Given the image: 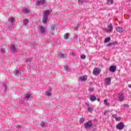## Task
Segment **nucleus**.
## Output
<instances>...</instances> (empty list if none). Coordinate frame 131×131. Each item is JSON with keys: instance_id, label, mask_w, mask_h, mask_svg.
Masks as SVG:
<instances>
[{"instance_id": "obj_1", "label": "nucleus", "mask_w": 131, "mask_h": 131, "mask_svg": "<svg viewBox=\"0 0 131 131\" xmlns=\"http://www.w3.org/2000/svg\"><path fill=\"white\" fill-rule=\"evenodd\" d=\"M84 128L85 129H88V128H91L92 126H93V121L90 120L88 122H86L85 124H84Z\"/></svg>"}, {"instance_id": "obj_2", "label": "nucleus", "mask_w": 131, "mask_h": 131, "mask_svg": "<svg viewBox=\"0 0 131 131\" xmlns=\"http://www.w3.org/2000/svg\"><path fill=\"white\" fill-rule=\"evenodd\" d=\"M124 123L120 122L116 125V128L119 129V130H121V129H123V128H124Z\"/></svg>"}, {"instance_id": "obj_3", "label": "nucleus", "mask_w": 131, "mask_h": 131, "mask_svg": "<svg viewBox=\"0 0 131 131\" xmlns=\"http://www.w3.org/2000/svg\"><path fill=\"white\" fill-rule=\"evenodd\" d=\"M58 56L59 58H61V59H64V58H66L67 55L66 52L64 51L63 50H61L60 52L58 54Z\"/></svg>"}, {"instance_id": "obj_4", "label": "nucleus", "mask_w": 131, "mask_h": 131, "mask_svg": "<svg viewBox=\"0 0 131 131\" xmlns=\"http://www.w3.org/2000/svg\"><path fill=\"white\" fill-rule=\"evenodd\" d=\"M108 29H106L105 30L106 32L107 33H111L113 31V26H112V24H110L108 26Z\"/></svg>"}, {"instance_id": "obj_5", "label": "nucleus", "mask_w": 131, "mask_h": 131, "mask_svg": "<svg viewBox=\"0 0 131 131\" xmlns=\"http://www.w3.org/2000/svg\"><path fill=\"white\" fill-rule=\"evenodd\" d=\"M124 98H125V96L123 93H119L118 94V99L121 102H122L124 100Z\"/></svg>"}, {"instance_id": "obj_6", "label": "nucleus", "mask_w": 131, "mask_h": 131, "mask_svg": "<svg viewBox=\"0 0 131 131\" xmlns=\"http://www.w3.org/2000/svg\"><path fill=\"white\" fill-rule=\"evenodd\" d=\"M46 4V0H40L39 1H37L36 2V5L37 6H42V5H45Z\"/></svg>"}, {"instance_id": "obj_7", "label": "nucleus", "mask_w": 131, "mask_h": 131, "mask_svg": "<svg viewBox=\"0 0 131 131\" xmlns=\"http://www.w3.org/2000/svg\"><path fill=\"white\" fill-rule=\"evenodd\" d=\"M50 14H51L50 10H46L43 11V17H46V18H48Z\"/></svg>"}, {"instance_id": "obj_8", "label": "nucleus", "mask_w": 131, "mask_h": 131, "mask_svg": "<svg viewBox=\"0 0 131 131\" xmlns=\"http://www.w3.org/2000/svg\"><path fill=\"white\" fill-rule=\"evenodd\" d=\"M79 80H81V81H86V80H88V76L86 75L80 76L79 77Z\"/></svg>"}, {"instance_id": "obj_9", "label": "nucleus", "mask_w": 131, "mask_h": 131, "mask_svg": "<svg viewBox=\"0 0 131 131\" xmlns=\"http://www.w3.org/2000/svg\"><path fill=\"white\" fill-rule=\"evenodd\" d=\"M100 74V71H99V69L97 68H95L93 70V74L94 75H98V74Z\"/></svg>"}, {"instance_id": "obj_10", "label": "nucleus", "mask_w": 131, "mask_h": 131, "mask_svg": "<svg viewBox=\"0 0 131 131\" xmlns=\"http://www.w3.org/2000/svg\"><path fill=\"white\" fill-rule=\"evenodd\" d=\"M32 95L31 94L28 93L25 94V97L24 98V100H26V101H28L29 98L31 97Z\"/></svg>"}, {"instance_id": "obj_11", "label": "nucleus", "mask_w": 131, "mask_h": 131, "mask_svg": "<svg viewBox=\"0 0 131 131\" xmlns=\"http://www.w3.org/2000/svg\"><path fill=\"white\" fill-rule=\"evenodd\" d=\"M109 69L111 72H115L116 71V67L115 66H112L110 67Z\"/></svg>"}, {"instance_id": "obj_12", "label": "nucleus", "mask_w": 131, "mask_h": 131, "mask_svg": "<svg viewBox=\"0 0 131 131\" xmlns=\"http://www.w3.org/2000/svg\"><path fill=\"white\" fill-rule=\"evenodd\" d=\"M90 100L91 101V102H95V101L97 100V97L94 95H91Z\"/></svg>"}, {"instance_id": "obj_13", "label": "nucleus", "mask_w": 131, "mask_h": 131, "mask_svg": "<svg viewBox=\"0 0 131 131\" xmlns=\"http://www.w3.org/2000/svg\"><path fill=\"white\" fill-rule=\"evenodd\" d=\"M42 22L43 24L47 25V23H48V17L43 16Z\"/></svg>"}, {"instance_id": "obj_14", "label": "nucleus", "mask_w": 131, "mask_h": 131, "mask_svg": "<svg viewBox=\"0 0 131 131\" xmlns=\"http://www.w3.org/2000/svg\"><path fill=\"white\" fill-rule=\"evenodd\" d=\"M29 23V20L27 19H25L23 20V25L24 26H27Z\"/></svg>"}, {"instance_id": "obj_15", "label": "nucleus", "mask_w": 131, "mask_h": 131, "mask_svg": "<svg viewBox=\"0 0 131 131\" xmlns=\"http://www.w3.org/2000/svg\"><path fill=\"white\" fill-rule=\"evenodd\" d=\"M116 30L118 32H120V33L123 32V31H124V30L123 29V28L121 27H117Z\"/></svg>"}, {"instance_id": "obj_16", "label": "nucleus", "mask_w": 131, "mask_h": 131, "mask_svg": "<svg viewBox=\"0 0 131 131\" xmlns=\"http://www.w3.org/2000/svg\"><path fill=\"white\" fill-rule=\"evenodd\" d=\"M31 61H32V58H29L26 59L27 64H28L29 66H30L31 64L30 62H31Z\"/></svg>"}, {"instance_id": "obj_17", "label": "nucleus", "mask_w": 131, "mask_h": 131, "mask_svg": "<svg viewBox=\"0 0 131 131\" xmlns=\"http://www.w3.org/2000/svg\"><path fill=\"white\" fill-rule=\"evenodd\" d=\"M10 50L11 52H12L13 53H15V52H16V47H15V46H11Z\"/></svg>"}, {"instance_id": "obj_18", "label": "nucleus", "mask_w": 131, "mask_h": 131, "mask_svg": "<svg viewBox=\"0 0 131 131\" xmlns=\"http://www.w3.org/2000/svg\"><path fill=\"white\" fill-rule=\"evenodd\" d=\"M105 80L106 81V84H109L110 83H111V78L108 77L105 79Z\"/></svg>"}, {"instance_id": "obj_19", "label": "nucleus", "mask_w": 131, "mask_h": 131, "mask_svg": "<svg viewBox=\"0 0 131 131\" xmlns=\"http://www.w3.org/2000/svg\"><path fill=\"white\" fill-rule=\"evenodd\" d=\"M8 22H10V23H13V22H15V18H14V17H9L8 18Z\"/></svg>"}, {"instance_id": "obj_20", "label": "nucleus", "mask_w": 131, "mask_h": 131, "mask_svg": "<svg viewBox=\"0 0 131 131\" xmlns=\"http://www.w3.org/2000/svg\"><path fill=\"white\" fill-rule=\"evenodd\" d=\"M40 31L41 33H45V32L46 31V29H45V28H43V27L41 26L40 28Z\"/></svg>"}, {"instance_id": "obj_21", "label": "nucleus", "mask_w": 131, "mask_h": 131, "mask_svg": "<svg viewBox=\"0 0 131 131\" xmlns=\"http://www.w3.org/2000/svg\"><path fill=\"white\" fill-rule=\"evenodd\" d=\"M110 40H111V38L110 37H107L104 39V42L107 43Z\"/></svg>"}, {"instance_id": "obj_22", "label": "nucleus", "mask_w": 131, "mask_h": 131, "mask_svg": "<svg viewBox=\"0 0 131 131\" xmlns=\"http://www.w3.org/2000/svg\"><path fill=\"white\" fill-rule=\"evenodd\" d=\"M64 39H68L69 38V33H67L64 35Z\"/></svg>"}, {"instance_id": "obj_23", "label": "nucleus", "mask_w": 131, "mask_h": 131, "mask_svg": "<svg viewBox=\"0 0 131 131\" xmlns=\"http://www.w3.org/2000/svg\"><path fill=\"white\" fill-rule=\"evenodd\" d=\"M45 94H46V96H47V97H51V96H52V93L48 91H46Z\"/></svg>"}, {"instance_id": "obj_24", "label": "nucleus", "mask_w": 131, "mask_h": 131, "mask_svg": "<svg viewBox=\"0 0 131 131\" xmlns=\"http://www.w3.org/2000/svg\"><path fill=\"white\" fill-rule=\"evenodd\" d=\"M15 74L16 76H18L19 75H20L21 74V73L20 72V71L17 70V71H15Z\"/></svg>"}, {"instance_id": "obj_25", "label": "nucleus", "mask_w": 131, "mask_h": 131, "mask_svg": "<svg viewBox=\"0 0 131 131\" xmlns=\"http://www.w3.org/2000/svg\"><path fill=\"white\" fill-rule=\"evenodd\" d=\"M23 13H29V10L27 8H24L23 9Z\"/></svg>"}, {"instance_id": "obj_26", "label": "nucleus", "mask_w": 131, "mask_h": 131, "mask_svg": "<svg viewBox=\"0 0 131 131\" xmlns=\"http://www.w3.org/2000/svg\"><path fill=\"white\" fill-rule=\"evenodd\" d=\"M88 110L89 112H93V111H94V109H93V108H92L91 106H89Z\"/></svg>"}, {"instance_id": "obj_27", "label": "nucleus", "mask_w": 131, "mask_h": 131, "mask_svg": "<svg viewBox=\"0 0 131 131\" xmlns=\"http://www.w3.org/2000/svg\"><path fill=\"white\" fill-rule=\"evenodd\" d=\"M104 104L106 105V106H109L110 103H108V100H107V99H105L104 100Z\"/></svg>"}, {"instance_id": "obj_28", "label": "nucleus", "mask_w": 131, "mask_h": 131, "mask_svg": "<svg viewBox=\"0 0 131 131\" xmlns=\"http://www.w3.org/2000/svg\"><path fill=\"white\" fill-rule=\"evenodd\" d=\"M64 70L66 71H70L71 69L67 66H64Z\"/></svg>"}, {"instance_id": "obj_29", "label": "nucleus", "mask_w": 131, "mask_h": 131, "mask_svg": "<svg viewBox=\"0 0 131 131\" xmlns=\"http://www.w3.org/2000/svg\"><path fill=\"white\" fill-rule=\"evenodd\" d=\"M86 58V56H85V55L84 54H82L81 56V59H82V60H84Z\"/></svg>"}, {"instance_id": "obj_30", "label": "nucleus", "mask_w": 131, "mask_h": 131, "mask_svg": "<svg viewBox=\"0 0 131 131\" xmlns=\"http://www.w3.org/2000/svg\"><path fill=\"white\" fill-rule=\"evenodd\" d=\"M84 120H85L84 118H80L79 120L80 123H82V122H84Z\"/></svg>"}, {"instance_id": "obj_31", "label": "nucleus", "mask_w": 131, "mask_h": 131, "mask_svg": "<svg viewBox=\"0 0 131 131\" xmlns=\"http://www.w3.org/2000/svg\"><path fill=\"white\" fill-rule=\"evenodd\" d=\"M55 27H56V25H52L51 28V30H54Z\"/></svg>"}, {"instance_id": "obj_32", "label": "nucleus", "mask_w": 131, "mask_h": 131, "mask_svg": "<svg viewBox=\"0 0 131 131\" xmlns=\"http://www.w3.org/2000/svg\"><path fill=\"white\" fill-rule=\"evenodd\" d=\"M1 52L3 54H6V50H5V49H4L3 48H1Z\"/></svg>"}, {"instance_id": "obj_33", "label": "nucleus", "mask_w": 131, "mask_h": 131, "mask_svg": "<svg viewBox=\"0 0 131 131\" xmlns=\"http://www.w3.org/2000/svg\"><path fill=\"white\" fill-rule=\"evenodd\" d=\"M108 4H111V5H113L114 1L113 0H108Z\"/></svg>"}, {"instance_id": "obj_34", "label": "nucleus", "mask_w": 131, "mask_h": 131, "mask_svg": "<svg viewBox=\"0 0 131 131\" xmlns=\"http://www.w3.org/2000/svg\"><path fill=\"white\" fill-rule=\"evenodd\" d=\"M70 55H71V56H73V57H74V56H75V53L74 52H71L70 53Z\"/></svg>"}, {"instance_id": "obj_35", "label": "nucleus", "mask_w": 131, "mask_h": 131, "mask_svg": "<svg viewBox=\"0 0 131 131\" xmlns=\"http://www.w3.org/2000/svg\"><path fill=\"white\" fill-rule=\"evenodd\" d=\"M73 37L75 39H78V35H74Z\"/></svg>"}, {"instance_id": "obj_36", "label": "nucleus", "mask_w": 131, "mask_h": 131, "mask_svg": "<svg viewBox=\"0 0 131 131\" xmlns=\"http://www.w3.org/2000/svg\"><path fill=\"white\" fill-rule=\"evenodd\" d=\"M3 86H4L5 90H7V84L6 83H3Z\"/></svg>"}, {"instance_id": "obj_37", "label": "nucleus", "mask_w": 131, "mask_h": 131, "mask_svg": "<svg viewBox=\"0 0 131 131\" xmlns=\"http://www.w3.org/2000/svg\"><path fill=\"white\" fill-rule=\"evenodd\" d=\"M40 125H41V126L42 127H43V126H45V125H46V123H43V122H41V123H40Z\"/></svg>"}, {"instance_id": "obj_38", "label": "nucleus", "mask_w": 131, "mask_h": 131, "mask_svg": "<svg viewBox=\"0 0 131 131\" xmlns=\"http://www.w3.org/2000/svg\"><path fill=\"white\" fill-rule=\"evenodd\" d=\"M121 118L120 117L116 118V121H120Z\"/></svg>"}, {"instance_id": "obj_39", "label": "nucleus", "mask_w": 131, "mask_h": 131, "mask_svg": "<svg viewBox=\"0 0 131 131\" xmlns=\"http://www.w3.org/2000/svg\"><path fill=\"white\" fill-rule=\"evenodd\" d=\"M117 117V114H113V115H112V118H115V119H116Z\"/></svg>"}, {"instance_id": "obj_40", "label": "nucleus", "mask_w": 131, "mask_h": 131, "mask_svg": "<svg viewBox=\"0 0 131 131\" xmlns=\"http://www.w3.org/2000/svg\"><path fill=\"white\" fill-rule=\"evenodd\" d=\"M94 91V88H89V92H90L91 93H92V92H93Z\"/></svg>"}, {"instance_id": "obj_41", "label": "nucleus", "mask_w": 131, "mask_h": 131, "mask_svg": "<svg viewBox=\"0 0 131 131\" xmlns=\"http://www.w3.org/2000/svg\"><path fill=\"white\" fill-rule=\"evenodd\" d=\"M78 4H83V1L78 0Z\"/></svg>"}, {"instance_id": "obj_42", "label": "nucleus", "mask_w": 131, "mask_h": 131, "mask_svg": "<svg viewBox=\"0 0 131 131\" xmlns=\"http://www.w3.org/2000/svg\"><path fill=\"white\" fill-rule=\"evenodd\" d=\"M78 28H79L78 26H77L76 27H75L74 31H75L78 30Z\"/></svg>"}, {"instance_id": "obj_43", "label": "nucleus", "mask_w": 131, "mask_h": 131, "mask_svg": "<svg viewBox=\"0 0 131 131\" xmlns=\"http://www.w3.org/2000/svg\"><path fill=\"white\" fill-rule=\"evenodd\" d=\"M112 45H117V43H118V42L117 41H115L114 42H112Z\"/></svg>"}, {"instance_id": "obj_44", "label": "nucleus", "mask_w": 131, "mask_h": 131, "mask_svg": "<svg viewBox=\"0 0 131 131\" xmlns=\"http://www.w3.org/2000/svg\"><path fill=\"white\" fill-rule=\"evenodd\" d=\"M112 45V43H110L109 44L106 45L107 47H111Z\"/></svg>"}, {"instance_id": "obj_45", "label": "nucleus", "mask_w": 131, "mask_h": 131, "mask_svg": "<svg viewBox=\"0 0 131 131\" xmlns=\"http://www.w3.org/2000/svg\"><path fill=\"white\" fill-rule=\"evenodd\" d=\"M123 107H127V108H128V105H127V104H124Z\"/></svg>"}, {"instance_id": "obj_46", "label": "nucleus", "mask_w": 131, "mask_h": 131, "mask_svg": "<svg viewBox=\"0 0 131 131\" xmlns=\"http://www.w3.org/2000/svg\"><path fill=\"white\" fill-rule=\"evenodd\" d=\"M108 112H110L109 111H106L104 113V115H106V113H108Z\"/></svg>"}, {"instance_id": "obj_47", "label": "nucleus", "mask_w": 131, "mask_h": 131, "mask_svg": "<svg viewBox=\"0 0 131 131\" xmlns=\"http://www.w3.org/2000/svg\"><path fill=\"white\" fill-rule=\"evenodd\" d=\"M17 128H22V126H21V125H18V126H17Z\"/></svg>"}, {"instance_id": "obj_48", "label": "nucleus", "mask_w": 131, "mask_h": 131, "mask_svg": "<svg viewBox=\"0 0 131 131\" xmlns=\"http://www.w3.org/2000/svg\"><path fill=\"white\" fill-rule=\"evenodd\" d=\"M85 105H86V106H88V107H90V104L86 103Z\"/></svg>"}, {"instance_id": "obj_49", "label": "nucleus", "mask_w": 131, "mask_h": 131, "mask_svg": "<svg viewBox=\"0 0 131 131\" xmlns=\"http://www.w3.org/2000/svg\"><path fill=\"white\" fill-rule=\"evenodd\" d=\"M97 101L98 102H100V101H101V99L100 98H97Z\"/></svg>"}, {"instance_id": "obj_50", "label": "nucleus", "mask_w": 131, "mask_h": 131, "mask_svg": "<svg viewBox=\"0 0 131 131\" xmlns=\"http://www.w3.org/2000/svg\"><path fill=\"white\" fill-rule=\"evenodd\" d=\"M128 88H131V84L128 85Z\"/></svg>"}]
</instances>
